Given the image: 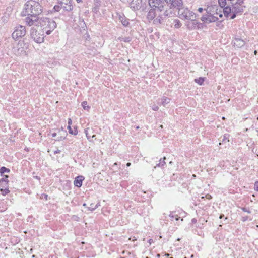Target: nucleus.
<instances>
[{"instance_id": "obj_1", "label": "nucleus", "mask_w": 258, "mask_h": 258, "mask_svg": "<svg viewBox=\"0 0 258 258\" xmlns=\"http://www.w3.org/2000/svg\"><path fill=\"white\" fill-rule=\"evenodd\" d=\"M172 11L170 8H168L162 13L158 11L156 9H151L148 12L147 18L149 20H154V23L155 24H161L163 22L164 19L167 17H170L172 15Z\"/></svg>"}, {"instance_id": "obj_2", "label": "nucleus", "mask_w": 258, "mask_h": 258, "mask_svg": "<svg viewBox=\"0 0 258 258\" xmlns=\"http://www.w3.org/2000/svg\"><path fill=\"white\" fill-rule=\"evenodd\" d=\"M38 26L41 28L42 33L47 35H49L56 28V22L48 18L45 17H41L38 24Z\"/></svg>"}, {"instance_id": "obj_3", "label": "nucleus", "mask_w": 258, "mask_h": 258, "mask_svg": "<svg viewBox=\"0 0 258 258\" xmlns=\"http://www.w3.org/2000/svg\"><path fill=\"white\" fill-rule=\"evenodd\" d=\"M24 15H38L41 13L42 8L40 4L34 0H29L26 2L24 7Z\"/></svg>"}, {"instance_id": "obj_4", "label": "nucleus", "mask_w": 258, "mask_h": 258, "mask_svg": "<svg viewBox=\"0 0 258 258\" xmlns=\"http://www.w3.org/2000/svg\"><path fill=\"white\" fill-rule=\"evenodd\" d=\"M28 46V44L24 41H19L13 48V52L17 56L26 55Z\"/></svg>"}, {"instance_id": "obj_5", "label": "nucleus", "mask_w": 258, "mask_h": 258, "mask_svg": "<svg viewBox=\"0 0 258 258\" xmlns=\"http://www.w3.org/2000/svg\"><path fill=\"white\" fill-rule=\"evenodd\" d=\"M178 15L180 19L184 20L193 21L196 18L195 13L186 7H179L178 11Z\"/></svg>"}, {"instance_id": "obj_6", "label": "nucleus", "mask_w": 258, "mask_h": 258, "mask_svg": "<svg viewBox=\"0 0 258 258\" xmlns=\"http://www.w3.org/2000/svg\"><path fill=\"white\" fill-rule=\"evenodd\" d=\"M166 3V0H149V4L151 8H155L162 13L168 9Z\"/></svg>"}, {"instance_id": "obj_7", "label": "nucleus", "mask_w": 258, "mask_h": 258, "mask_svg": "<svg viewBox=\"0 0 258 258\" xmlns=\"http://www.w3.org/2000/svg\"><path fill=\"white\" fill-rule=\"evenodd\" d=\"M31 37L37 43H41L44 41V33L41 30H37L32 28L30 32Z\"/></svg>"}, {"instance_id": "obj_8", "label": "nucleus", "mask_w": 258, "mask_h": 258, "mask_svg": "<svg viewBox=\"0 0 258 258\" xmlns=\"http://www.w3.org/2000/svg\"><path fill=\"white\" fill-rule=\"evenodd\" d=\"M244 7V6H243V2L242 1L236 2L235 4L232 3L231 7L232 15L230 16V19L235 18L236 14L243 12Z\"/></svg>"}, {"instance_id": "obj_9", "label": "nucleus", "mask_w": 258, "mask_h": 258, "mask_svg": "<svg viewBox=\"0 0 258 258\" xmlns=\"http://www.w3.org/2000/svg\"><path fill=\"white\" fill-rule=\"evenodd\" d=\"M26 34V29L24 26L22 25L18 26L12 33V37L14 39H17L24 36Z\"/></svg>"}, {"instance_id": "obj_10", "label": "nucleus", "mask_w": 258, "mask_h": 258, "mask_svg": "<svg viewBox=\"0 0 258 258\" xmlns=\"http://www.w3.org/2000/svg\"><path fill=\"white\" fill-rule=\"evenodd\" d=\"M67 134L66 131H64L61 128V130H58L57 133H53L51 134V136L53 138H56L54 140L55 141H62L66 138Z\"/></svg>"}, {"instance_id": "obj_11", "label": "nucleus", "mask_w": 258, "mask_h": 258, "mask_svg": "<svg viewBox=\"0 0 258 258\" xmlns=\"http://www.w3.org/2000/svg\"><path fill=\"white\" fill-rule=\"evenodd\" d=\"M58 2L61 5V7L66 11H71L73 9L71 0H58Z\"/></svg>"}, {"instance_id": "obj_12", "label": "nucleus", "mask_w": 258, "mask_h": 258, "mask_svg": "<svg viewBox=\"0 0 258 258\" xmlns=\"http://www.w3.org/2000/svg\"><path fill=\"white\" fill-rule=\"evenodd\" d=\"M41 17H38L37 15H31V16L27 17L25 18V22L27 25L31 26L33 25L38 26L39 20Z\"/></svg>"}, {"instance_id": "obj_13", "label": "nucleus", "mask_w": 258, "mask_h": 258, "mask_svg": "<svg viewBox=\"0 0 258 258\" xmlns=\"http://www.w3.org/2000/svg\"><path fill=\"white\" fill-rule=\"evenodd\" d=\"M222 8L218 9V6L213 5L211 7H208L206 9L207 12H211L213 13V15L220 18H222L223 15L221 12Z\"/></svg>"}, {"instance_id": "obj_14", "label": "nucleus", "mask_w": 258, "mask_h": 258, "mask_svg": "<svg viewBox=\"0 0 258 258\" xmlns=\"http://www.w3.org/2000/svg\"><path fill=\"white\" fill-rule=\"evenodd\" d=\"M143 5L142 0H132L130 4V8L134 11L141 9Z\"/></svg>"}, {"instance_id": "obj_15", "label": "nucleus", "mask_w": 258, "mask_h": 258, "mask_svg": "<svg viewBox=\"0 0 258 258\" xmlns=\"http://www.w3.org/2000/svg\"><path fill=\"white\" fill-rule=\"evenodd\" d=\"M166 4L169 5V8L171 9L172 8L178 9L182 6L183 2L182 0H166Z\"/></svg>"}, {"instance_id": "obj_16", "label": "nucleus", "mask_w": 258, "mask_h": 258, "mask_svg": "<svg viewBox=\"0 0 258 258\" xmlns=\"http://www.w3.org/2000/svg\"><path fill=\"white\" fill-rule=\"evenodd\" d=\"M0 191L3 196H5L6 194L9 192L8 189V184L7 182H3L0 183Z\"/></svg>"}, {"instance_id": "obj_17", "label": "nucleus", "mask_w": 258, "mask_h": 258, "mask_svg": "<svg viewBox=\"0 0 258 258\" xmlns=\"http://www.w3.org/2000/svg\"><path fill=\"white\" fill-rule=\"evenodd\" d=\"M233 42L234 46L238 48H240L243 46L245 44V41L240 38H235Z\"/></svg>"}, {"instance_id": "obj_18", "label": "nucleus", "mask_w": 258, "mask_h": 258, "mask_svg": "<svg viewBox=\"0 0 258 258\" xmlns=\"http://www.w3.org/2000/svg\"><path fill=\"white\" fill-rule=\"evenodd\" d=\"M208 12L209 13V14L207 15V23L214 22L219 19L218 17L214 15L211 12Z\"/></svg>"}, {"instance_id": "obj_19", "label": "nucleus", "mask_w": 258, "mask_h": 258, "mask_svg": "<svg viewBox=\"0 0 258 258\" xmlns=\"http://www.w3.org/2000/svg\"><path fill=\"white\" fill-rule=\"evenodd\" d=\"M223 13L225 17H230L232 15V8L231 7H226L223 9Z\"/></svg>"}, {"instance_id": "obj_20", "label": "nucleus", "mask_w": 258, "mask_h": 258, "mask_svg": "<svg viewBox=\"0 0 258 258\" xmlns=\"http://www.w3.org/2000/svg\"><path fill=\"white\" fill-rule=\"evenodd\" d=\"M83 179L84 178L82 176L77 177L74 181V185L78 187H81L82 186V181Z\"/></svg>"}, {"instance_id": "obj_21", "label": "nucleus", "mask_w": 258, "mask_h": 258, "mask_svg": "<svg viewBox=\"0 0 258 258\" xmlns=\"http://www.w3.org/2000/svg\"><path fill=\"white\" fill-rule=\"evenodd\" d=\"M119 19L123 26H127L128 25L129 22L125 17L119 16Z\"/></svg>"}, {"instance_id": "obj_22", "label": "nucleus", "mask_w": 258, "mask_h": 258, "mask_svg": "<svg viewBox=\"0 0 258 258\" xmlns=\"http://www.w3.org/2000/svg\"><path fill=\"white\" fill-rule=\"evenodd\" d=\"M172 24L175 28H179L181 26V23L178 19H173Z\"/></svg>"}, {"instance_id": "obj_23", "label": "nucleus", "mask_w": 258, "mask_h": 258, "mask_svg": "<svg viewBox=\"0 0 258 258\" xmlns=\"http://www.w3.org/2000/svg\"><path fill=\"white\" fill-rule=\"evenodd\" d=\"M205 78L204 77H200L198 79H195V82L198 84L200 85H202L203 84V83L205 81Z\"/></svg>"}, {"instance_id": "obj_24", "label": "nucleus", "mask_w": 258, "mask_h": 258, "mask_svg": "<svg viewBox=\"0 0 258 258\" xmlns=\"http://www.w3.org/2000/svg\"><path fill=\"white\" fill-rule=\"evenodd\" d=\"M170 99L166 97H163L162 98V104L165 106L170 102Z\"/></svg>"}, {"instance_id": "obj_25", "label": "nucleus", "mask_w": 258, "mask_h": 258, "mask_svg": "<svg viewBox=\"0 0 258 258\" xmlns=\"http://www.w3.org/2000/svg\"><path fill=\"white\" fill-rule=\"evenodd\" d=\"M68 129L69 130V133L71 134H73V135H76L78 133L77 130V129L76 128H74V129L73 130L71 128V126H70V125H68Z\"/></svg>"}, {"instance_id": "obj_26", "label": "nucleus", "mask_w": 258, "mask_h": 258, "mask_svg": "<svg viewBox=\"0 0 258 258\" xmlns=\"http://www.w3.org/2000/svg\"><path fill=\"white\" fill-rule=\"evenodd\" d=\"M82 106L83 107L84 110H86L87 111H89V110L90 108V107L87 105V102L86 101H83L82 103Z\"/></svg>"}, {"instance_id": "obj_27", "label": "nucleus", "mask_w": 258, "mask_h": 258, "mask_svg": "<svg viewBox=\"0 0 258 258\" xmlns=\"http://www.w3.org/2000/svg\"><path fill=\"white\" fill-rule=\"evenodd\" d=\"M9 172H10V170L8 168H6L5 167H2L0 169V173L2 175L3 173H4L5 172L9 173Z\"/></svg>"}, {"instance_id": "obj_28", "label": "nucleus", "mask_w": 258, "mask_h": 258, "mask_svg": "<svg viewBox=\"0 0 258 258\" xmlns=\"http://www.w3.org/2000/svg\"><path fill=\"white\" fill-rule=\"evenodd\" d=\"M98 207L97 205H94L93 204H90V207H88L89 210L93 211Z\"/></svg>"}, {"instance_id": "obj_29", "label": "nucleus", "mask_w": 258, "mask_h": 258, "mask_svg": "<svg viewBox=\"0 0 258 258\" xmlns=\"http://www.w3.org/2000/svg\"><path fill=\"white\" fill-rule=\"evenodd\" d=\"M164 159V160H163V161H162L160 160V163H159V164H157L156 165V166L154 167V169H155V168H156V167H157V166H158V167H159V166H161L164 165L165 164V161H164V160H165V159H166V158H165V157H164V159Z\"/></svg>"}, {"instance_id": "obj_30", "label": "nucleus", "mask_w": 258, "mask_h": 258, "mask_svg": "<svg viewBox=\"0 0 258 258\" xmlns=\"http://www.w3.org/2000/svg\"><path fill=\"white\" fill-rule=\"evenodd\" d=\"M89 128H87L85 130V135L87 138L88 139H89L91 137L90 135H89Z\"/></svg>"}, {"instance_id": "obj_31", "label": "nucleus", "mask_w": 258, "mask_h": 258, "mask_svg": "<svg viewBox=\"0 0 258 258\" xmlns=\"http://www.w3.org/2000/svg\"><path fill=\"white\" fill-rule=\"evenodd\" d=\"M176 215H177L175 214V213L174 212H172L169 214V217L171 218V219L172 220L173 218H175Z\"/></svg>"}, {"instance_id": "obj_32", "label": "nucleus", "mask_w": 258, "mask_h": 258, "mask_svg": "<svg viewBox=\"0 0 258 258\" xmlns=\"http://www.w3.org/2000/svg\"><path fill=\"white\" fill-rule=\"evenodd\" d=\"M61 8H62L61 7V5L60 6H59V5H55L53 7V9L55 10V11H57V12L59 11Z\"/></svg>"}, {"instance_id": "obj_33", "label": "nucleus", "mask_w": 258, "mask_h": 258, "mask_svg": "<svg viewBox=\"0 0 258 258\" xmlns=\"http://www.w3.org/2000/svg\"><path fill=\"white\" fill-rule=\"evenodd\" d=\"M219 3L221 6V8H222L225 5V0H219Z\"/></svg>"}, {"instance_id": "obj_34", "label": "nucleus", "mask_w": 258, "mask_h": 258, "mask_svg": "<svg viewBox=\"0 0 258 258\" xmlns=\"http://www.w3.org/2000/svg\"><path fill=\"white\" fill-rule=\"evenodd\" d=\"M8 176L7 175H5V177L2 178L1 180H0V183H2V182H8Z\"/></svg>"}, {"instance_id": "obj_35", "label": "nucleus", "mask_w": 258, "mask_h": 258, "mask_svg": "<svg viewBox=\"0 0 258 258\" xmlns=\"http://www.w3.org/2000/svg\"><path fill=\"white\" fill-rule=\"evenodd\" d=\"M201 20L204 22L207 23V15L203 16L201 17Z\"/></svg>"}, {"instance_id": "obj_36", "label": "nucleus", "mask_w": 258, "mask_h": 258, "mask_svg": "<svg viewBox=\"0 0 258 258\" xmlns=\"http://www.w3.org/2000/svg\"><path fill=\"white\" fill-rule=\"evenodd\" d=\"M152 109H153V110H154V111H157V110H158L159 107H158V106L157 105H153L152 106Z\"/></svg>"}, {"instance_id": "obj_37", "label": "nucleus", "mask_w": 258, "mask_h": 258, "mask_svg": "<svg viewBox=\"0 0 258 258\" xmlns=\"http://www.w3.org/2000/svg\"><path fill=\"white\" fill-rule=\"evenodd\" d=\"M99 11V8L98 7H95L93 9V11L95 13H97Z\"/></svg>"}, {"instance_id": "obj_38", "label": "nucleus", "mask_w": 258, "mask_h": 258, "mask_svg": "<svg viewBox=\"0 0 258 258\" xmlns=\"http://www.w3.org/2000/svg\"><path fill=\"white\" fill-rule=\"evenodd\" d=\"M254 189L258 191V181L254 184Z\"/></svg>"}, {"instance_id": "obj_39", "label": "nucleus", "mask_w": 258, "mask_h": 258, "mask_svg": "<svg viewBox=\"0 0 258 258\" xmlns=\"http://www.w3.org/2000/svg\"><path fill=\"white\" fill-rule=\"evenodd\" d=\"M206 198L208 199H211L212 198V197L209 194H207L206 195Z\"/></svg>"}, {"instance_id": "obj_40", "label": "nucleus", "mask_w": 258, "mask_h": 258, "mask_svg": "<svg viewBox=\"0 0 258 258\" xmlns=\"http://www.w3.org/2000/svg\"><path fill=\"white\" fill-rule=\"evenodd\" d=\"M60 153V150H59L58 149H57L56 150L54 151V154H57V153Z\"/></svg>"}, {"instance_id": "obj_41", "label": "nucleus", "mask_w": 258, "mask_h": 258, "mask_svg": "<svg viewBox=\"0 0 258 258\" xmlns=\"http://www.w3.org/2000/svg\"><path fill=\"white\" fill-rule=\"evenodd\" d=\"M72 121L71 119L69 118V119H68V125L71 126V124H72Z\"/></svg>"}, {"instance_id": "obj_42", "label": "nucleus", "mask_w": 258, "mask_h": 258, "mask_svg": "<svg viewBox=\"0 0 258 258\" xmlns=\"http://www.w3.org/2000/svg\"><path fill=\"white\" fill-rule=\"evenodd\" d=\"M203 10V9L202 8H199L198 9V11L199 12H200V13L202 12Z\"/></svg>"}, {"instance_id": "obj_43", "label": "nucleus", "mask_w": 258, "mask_h": 258, "mask_svg": "<svg viewBox=\"0 0 258 258\" xmlns=\"http://www.w3.org/2000/svg\"><path fill=\"white\" fill-rule=\"evenodd\" d=\"M242 210H243V211L246 212H247V213H250V212L249 211H247V210H246V208H243V209H242Z\"/></svg>"}, {"instance_id": "obj_44", "label": "nucleus", "mask_w": 258, "mask_h": 258, "mask_svg": "<svg viewBox=\"0 0 258 258\" xmlns=\"http://www.w3.org/2000/svg\"><path fill=\"white\" fill-rule=\"evenodd\" d=\"M180 219V217H178V215H176V217H175V220L176 221H178Z\"/></svg>"}, {"instance_id": "obj_45", "label": "nucleus", "mask_w": 258, "mask_h": 258, "mask_svg": "<svg viewBox=\"0 0 258 258\" xmlns=\"http://www.w3.org/2000/svg\"><path fill=\"white\" fill-rule=\"evenodd\" d=\"M126 166H127V167L130 166H131V163H127L126 164Z\"/></svg>"}, {"instance_id": "obj_46", "label": "nucleus", "mask_w": 258, "mask_h": 258, "mask_svg": "<svg viewBox=\"0 0 258 258\" xmlns=\"http://www.w3.org/2000/svg\"><path fill=\"white\" fill-rule=\"evenodd\" d=\"M76 1L77 2V3H79L82 2V0H76Z\"/></svg>"}, {"instance_id": "obj_47", "label": "nucleus", "mask_w": 258, "mask_h": 258, "mask_svg": "<svg viewBox=\"0 0 258 258\" xmlns=\"http://www.w3.org/2000/svg\"><path fill=\"white\" fill-rule=\"evenodd\" d=\"M223 216H224V215H220V217H219V218H220V219H221V218H223Z\"/></svg>"}, {"instance_id": "obj_48", "label": "nucleus", "mask_w": 258, "mask_h": 258, "mask_svg": "<svg viewBox=\"0 0 258 258\" xmlns=\"http://www.w3.org/2000/svg\"><path fill=\"white\" fill-rule=\"evenodd\" d=\"M186 25L187 26L188 28H190V27H189V24L188 23H187L186 24Z\"/></svg>"}, {"instance_id": "obj_49", "label": "nucleus", "mask_w": 258, "mask_h": 258, "mask_svg": "<svg viewBox=\"0 0 258 258\" xmlns=\"http://www.w3.org/2000/svg\"><path fill=\"white\" fill-rule=\"evenodd\" d=\"M165 256H166L168 257V256H169V254H168V253L165 254Z\"/></svg>"}, {"instance_id": "obj_50", "label": "nucleus", "mask_w": 258, "mask_h": 258, "mask_svg": "<svg viewBox=\"0 0 258 258\" xmlns=\"http://www.w3.org/2000/svg\"><path fill=\"white\" fill-rule=\"evenodd\" d=\"M254 53L255 55H256L257 51L255 50L254 52Z\"/></svg>"}, {"instance_id": "obj_51", "label": "nucleus", "mask_w": 258, "mask_h": 258, "mask_svg": "<svg viewBox=\"0 0 258 258\" xmlns=\"http://www.w3.org/2000/svg\"><path fill=\"white\" fill-rule=\"evenodd\" d=\"M95 135H94L92 136V138H95Z\"/></svg>"}, {"instance_id": "obj_52", "label": "nucleus", "mask_w": 258, "mask_h": 258, "mask_svg": "<svg viewBox=\"0 0 258 258\" xmlns=\"http://www.w3.org/2000/svg\"><path fill=\"white\" fill-rule=\"evenodd\" d=\"M83 206H86V204L85 203H84L83 205Z\"/></svg>"}, {"instance_id": "obj_53", "label": "nucleus", "mask_w": 258, "mask_h": 258, "mask_svg": "<svg viewBox=\"0 0 258 258\" xmlns=\"http://www.w3.org/2000/svg\"><path fill=\"white\" fill-rule=\"evenodd\" d=\"M151 239H150V240H149V243H150V244H151Z\"/></svg>"}, {"instance_id": "obj_54", "label": "nucleus", "mask_w": 258, "mask_h": 258, "mask_svg": "<svg viewBox=\"0 0 258 258\" xmlns=\"http://www.w3.org/2000/svg\"><path fill=\"white\" fill-rule=\"evenodd\" d=\"M191 257L193 258L194 257V255H191Z\"/></svg>"}, {"instance_id": "obj_55", "label": "nucleus", "mask_w": 258, "mask_h": 258, "mask_svg": "<svg viewBox=\"0 0 258 258\" xmlns=\"http://www.w3.org/2000/svg\"><path fill=\"white\" fill-rule=\"evenodd\" d=\"M222 119L224 120V119H225V117H222Z\"/></svg>"}, {"instance_id": "obj_56", "label": "nucleus", "mask_w": 258, "mask_h": 258, "mask_svg": "<svg viewBox=\"0 0 258 258\" xmlns=\"http://www.w3.org/2000/svg\"><path fill=\"white\" fill-rule=\"evenodd\" d=\"M129 41V40L126 39V40H125V41Z\"/></svg>"}, {"instance_id": "obj_57", "label": "nucleus", "mask_w": 258, "mask_h": 258, "mask_svg": "<svg viewBox=\"0 0 258 258\" xmlns=\"http://www.w3.org/2000/svg\"><path fill=\"white\" fill-rule=\"evenodd\" d=\"M129 41V40L126 39V40H125V41Z\"/></svg>"}, {"instance_id": "obj_58", "label": "nucleus", "mask_w": 258, "mask_h": 258, "mask_svg": "<svg viewBox=\"0 0 258 258\" xmlns=\"http://www.w3.org/2000/svg\"><path fill=\"white\" fill-rule=\"evenodd\" d=\"M224 139H226V136H224Z\"/></svg>"}, {"instance_id": "obj_59", "label": "nucleus", "mask_w": 258, "mask_h": 258, "mask_svg": "<svg viewBox=\"0 0 258 258\" xmlns=\"http://www.w3.org/2000/svg\"><path fill=\"white\" fill-rule=\"evenodd\" d=\"M224 139H226V136H224Z\"/></svg>"}, {"instance_id": "obj_60", "label": "nucleus", "mask_w": 258, "mask_h": 258, "mask_svg": "<svg viewBox=\"0 0 258 258\" xmlns=\"http://www.w3.org/2000/svg\"><path fill=\"white\" fill-rule=\"evenodd\" d=\"M180 240V239L179 238H178L177 239V241H179Z\"/></svg>"}, {"instance_id": "obj_61", "label": "nucleus", "mask_w": 258, "mask_h": 258, "mask_svg": "<svg viewBox=\"0 0 258 258\" xmlns=\"http://www.w3.org/2000/svg\"><path fill=\"white\" fill-rule=\"evenodd\" d=\"M183 220V219H182H182H181V221H182Z\"/></svg>"}, {"instance_id": "obj_62", "label": "nucleus", "mask_w": 258, "mask_h": 258, "mask_svg": "<svg viewBox=\"0 0 258 258\" xmlns=\"http://www.w3.org/2000/svg\"><path fill=\"white\" fill-rule=\"evenodd\" d=\"M170 258H173V257H171Z\"/></svg>"}]
</instances>
